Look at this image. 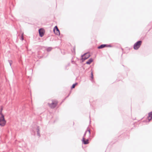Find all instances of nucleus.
I'll return each mask as SVG.
<instances>
[{"label":"nucleus","mask_w":152,"mask_h":152,"mask_svg":"<svg viewBox=\"0 0 152 152\" xmlns=\"http://www.w3.org/2000/svg\"><path fill=\"white\" fill-rule=\"evenodd\" d=\"M142 41H139L135 43L134 46V48L135 50L138 49L140 47L142 44Z\"/></svg>","instance_id":"nucleus-3"},{"label":"nucleus","mask_w":152,"mask_h":152,"mask_svg":"<svg viewBox=\"0 0 152 152\" xmlns=\"http://www.w3.org/2000/svg\"><path fill=\"white\" fill-rule=\"evenodd\" d=\"M90 56V55L89 53H86L82 56V59L83 61H84L88 58Z\"/></svg>","instance_id":"nucleus-4"},{"label":"nucleus","mask_w":152,"mask_h":152,"mask_svg":"<svg viewBox=\"0 0 152 152\" xmlns=\"http://www.w3.org/2000/svg\"><path fill=\"white\" fill-rule=\"evenodd\" d=\"M91 78L92 80H93V79H94L93 73V72H91Z\"/></svg>","instance_id":"nucleus-12"},{"label":"nucleus","mask_w":152,"mask_h":152,"mask_svg":"<svg viewBox=\"0 0 152 152\" xmlns=\"http://www.w3.org/2000/svg\"><path fill=\"white\" fill-rule=\"evenodd\" d=\"M39 32L40 36L41 37H43L45 32L43 28H40L39 30Z\"/></svg>","instance_id":"nucleus-6"},{"label":"nucleus","mask_w":152,"mask_h":152,"mask_svg":"<svg viewBox=\"0 0 152 152\" xmlns=\"http://www.w3.org/2000/svg\"><path fill=\"white\" fill-rule=\"evenodd\" d=\"M88 132L89 134L90 133V131L89 130H87V131H86V132Z\"/></svg>","instance_id":"nucleus-14"},{"label":"nucleus","mask_w":152,"mask_h":152,"mask_svg":"<svg viewBox=\"0 0 152 152\" xmlns=\"http://www.w3.org/2000/svg\"><path fill=\"white\" fill-rule=\"evenodd\" d=\"M53 31L55 34L56 35H58L60 34V31L58 28V27L56 26L53 29Z\"/></svg>","instance_id":"nucleus-5"},{"label":"nucleus","mask_w":152,"mask_h":152,"mask_svg":"<svg viewBox=\"0 0 152 152\" xmlns=\"http://www.w3.org/2000/svg\"><path fill=\"white\" fill-rule=\"evenodd\" d=\"M148 119L149 121H150L152 118V112H150L148 113Z\"/></svg>","instance_id":"nucleus-9"},{"label":"nucleus","mask_w":152,"mask_h":152,"mask_svg":"<svg viewBox=\"0 0 152 152\" xmlns=\"http://www.w3.org/2000/svg\"><path fill=\"white\" fill-rule=\"evenodd\" d=\"M77 83H76L75 84H73L72 86V88H74L75 87V86L77 85Z\"/></svg>","instance_id":"nucleus-11"},{"label":"nucleus","mask_w":152,"mask_h":152,"mask_svg":"<svg viewBox=\"0 0 152 152\" xmlns=\"http://www.w3.org/2000/svg\"><path fill=\"white\" fill-rule=\"evenodd\" d=\"M110 47L111 46L110 45H102L100 46H99L98 48V49H102L105 47Z\"/></svg>","instance_id":"nucleus-7"},{"label":"nucleus","mask_w":152,"mask_h":152,"mask_svg":"<svg viewBox=\"0 0 152 152\" xmlns=\"http://www.w3.org/2000/svg\"><path fill=\"white\" fill-rule=\"evenodd\" d=\"M93 61V59L92 58H90L86 62V64H90Z\"/></svg>","instance_id":"nucleus-10"},{"label":"nucleus","mask_w":152,"mask_h":152,"mask_svg":"<svg viewBox=\"0 0 152 152\" xmlns=\"http://www.w3.org/2000/svg\"><path fill=\"white\" fill-rule=\"evenodd\" d=\"M58 103V101L57 100L53 99L50 102L48 103V105L50 108L53 109L57 106Z\"/></svg>","instance_id":"nucleus-1"},{"label":"nucleus","mask_w":152,"mask_h":152,"mask_svg":"<svg viewBox=\"0 0 152 152\" xmlns=\"http://www.w3.org/2000/svg\"><path fill=\"white\" fill-rule=\"evenodd\" d=\"M6 121L5 120L4 117L1 113H0V125L4 126L6 124Z\"/></svg>","instance_id":"nucleus-2"},{"label":"nucleus","mask_w":152,"mask_h":152,"mask_svg":"<svg viewBox=\"0 0 152 152\" xmlns=\"http://www.w3.org/2000/svg\"><path fill=\"white\" fill-rule=\"evenodd\" d=\"M82 142L84 144H88L89 143L88 140L87 139L86 140L85 139L84 137L83 138Z\"/></svg>","instance_id":"nucleus-8"},{"label":"nucleus","mask_w":152,"mask_h":152,"mask_svg":"<svg viewBox=\"0 0 152 152\" xmlns=\"http://www.w3.org/2000/svg\"><path fill=\"white\" fill-rule=\"evenodd\" d=\"M51 49H52L51 48H49L47 49V50L48 51H50L51 50Z\"/></svg>","instance_id":"nucleus-13"}]
</instances>
